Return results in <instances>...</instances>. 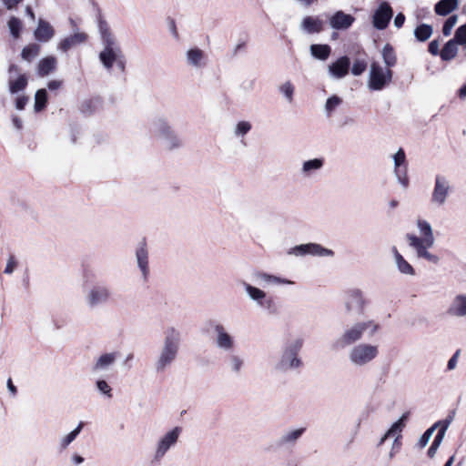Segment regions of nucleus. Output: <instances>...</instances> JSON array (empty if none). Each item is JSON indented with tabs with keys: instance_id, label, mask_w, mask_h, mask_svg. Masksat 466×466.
Returning <instances> with one entry per match:
<instances>
[{
	"instance_id": "a211bd4d",
	"label": "nucleus",
	"mask_w": 466,
	"mask_h": 466,
	"mask_svg": "<svg viewBox=\"0 0 466 466\" xmlns=\"http://www.w3.org/2000/svg\"><path fill=\"white\" fill-rule=\"evenodd\" d=\"M213 329L216 347L225 352L232 351L236 345L235 339L229 334L226 327L220 323H217L214 325Z\"/></svg>"
},
{
	"instance_id": "052dcab7",
	"label": "nucleus",
	"mask_w": 466,
	"mask_h": 466,
	"mask_svg": "<svg viewBox=\"0 0 466 466\" xmlns=\"http://www.w3.org/2000/svg\"><path fill=\"white\" fill-rule=\"evenodd\" d=\"M6 386H7V389L10 392V394L15 397L17 393V389L16 387L14 385L13 381H12V379H8L7 381H6Z\"/></svg>"
},
{
	"instance_id": "4c0bfd02",
	"label": "nucleus",
	"mask_w": 466,
	"mask_h": 466,
	"mask_svg": "<svg viewBox=\"0 0 466 466\" xmlns=\"http://www.w3.org/2000/svg\"><path fill=\"white\" fill-rule=\"evenodd\" d=\"M381 56L383 62L386 66L385 68L390 69L393 67L397 63V56L394 52L393 47L390 44H386L382 50H381Z\"/></svg>"
},
{
	"instance_id": "6e6d98bb",
	"label": "nucleus",
	"mask_w": 466,
	"mask_h": 466,
	"mask_svg": "<svg viewBox=\"0 0 466 466\" xmlns=\"http://www.w3.org/2000/svg\"><path fill=\"white\" fill-rule=\"evenodd\" d=\"M429 52L433 55V56H437L438 54H440V43L438 40H432L430 44H429Z\"/></svg>"
},
{
	"instance_id": "a878e982",
	"label": "nucleus",
	"mask_w": 466,
	"mask_h": 466,
	"mask_svg": "<svg viewBox=\"0 0 466 466\" xmlns=\"http://www.w3.org/2000/svg\"><path fill=\"white\" fill-rule=\"evenodd\" d=\"M186 61L188 66L198 69L206 66L207 56L200 48L192 47L186 52Z\"/></svg>"
},
{
	"instance_id": "9d476101",
	"label": "nucleus",
	"mask_w": 466,
	"mask_h": 466,
	"mask_svg": "<svg viewBox=\"0 0 466 466\" xmlns=\"http://www.w3.org/2000/svg\"><path fill=\"white\" fill-rule=\"evenodd\" d=\"M181 432L182 428L177 426L167 431L158 438L156 442L153 454L154 461L159 462L166 456L168 451L177 445Z\"/></svg>"
},
{
	"instance_id": "5fc2aeb1",
	"label": "nucleus",
	"mask_w": 466,
	"mask_h": 466,
	"mask_svg": "<svg viewBox=\"0 0 466 466\" xmlns=\"http://www.w3.org/2000/svg\"><path fill=\"white\" fill-rule=\"evenodd\" d=\"M16 267V261L13 257H10L7 260L4 272L5 274H12Z\"/></svg>"
},
{
	"instance_id": "bf43d9fd",
	"label": "nucleus",
	"mask_w": 466,
	"mask_h": 466,
	"mask_svg": "<svg viewBox=\"0 0 466 466\" xmlns=\"http://www.w3.org/2000/svg\"><path fill=\"white\" fill-rule=\"evenodd\" d=\"M405 21V15L402 13H399L394 18V25L397 28H400Z\"/></svg>"
},
{
	"instance_id": "0e129e2a",
	"label": "nucleus",
	"mask_w": 466,
	"mask_h": 466,
	"mask_svg": "<svg viewBox=\"0 0 466 466\" xmlns=\"http://www.w3.org/2000/svg\"><path fill=\"white\" fill-rule=\"evenodd\" d=\"M12 123H13V126L17 129V130H20L23 127V121L20 117H18L17 116H12Z\"/></svg>"
},
{
	"instance_id": "6ab92c4d",
	"label": "nucleus",
	"mask_w": 466,
	"mask_h": 466,
	"mask_svg": "<svg viewBox=\"0 0 466 466\" xmlns=\"http://www.w3.org/2000/svg\"><path fill=\"white\" fill-rule=\"evenodd\" d=\"M392 15L393 12L390 5L387 2L381 3L373 15L372 23L374 27L378 30L385 29L388 26Z\"/></svg>"
},
{
	"instance_id": "2f4dec72",
	"label": "nucleus",
	"mask_w": 466,
	"mask_h": 466,
	"mask_svg": "<svg viewBox=\"0 0 466 466\" xmlns=\"http://www.w3.org/2000/svg\"><path fill=\"white\" fill-rule=\"evenodd\" d=\"M56 64L57 61L55 56H49L42 58L37 66V74L40 76H47L56 68Z\"/></svg>"
},
{
	"instance_id": "c9c22d12",
	"label": "nucleus",
	"mask_w": 466,
	"mask_h": 466,
	"mask_svg": "<svg viewBox=\"0 0 466 466\" xmlns=\"http://www.w3.org/2000/svg\"><path fill=\"white\" fill-rule=\"evenodd\" d=\"M453 415H454V411L452 412V414H450L446 419L439 420L438 432H437L432 442H434L438 445L441 444V442L445 437L446 431L453 420Z\"/></svg>"
},
{
	"instance_id": "13d9d810",
	"label": "nucleus",
	"mask_w": 466,
	"mask_h": 466,
	"mask_svg": "<svg viewBox=\"0 0 466 466\" xmlns=\"http://www.w3.org/2000/svg\"><path fill=\"white\" fill-rule=\"evenodd\" d=\"M27 97L26 96H19L15 100V108L17 110H23L27 103Z\"/></svg>"
},
{
	"instance_id": "c03bdc74",
	"label": "nucleus",
	"mask_w": 466,
	"mask_h": 466,
	"mask_svg": "<svg viewBox=\"0 0 466 466\" xmlns=\"http://www.w3.org/2000/svg\"><path fill=\"white\" fill-rule=\"evenodd\" d=\"M40 52V46L37 44H30L22 49L21 56L24 60L31 62Z\"/></svg>"
},
{
	"instance_id": "f3484780",
	"label": "nucleus",
	"mask_w": 466,
	"mask_h": 466,
	"mask_svg": "<svg viewBox=\"0 0 466 466\" xmlns=\"http://www.w3.org/2000/svg\"><path fill=\"white\" fill-rule=\"evenodd\" d=\"M8 90L11 94L24 91L27 86L28 78L25 74L20 73L18 66L12 64L8 67Z\"/></svg>"
},
{
	"instance_id": "423d86ee",
	"label": "nucleus",
	"mask_w": 466,
	"mask_h": 466,
	"mask_svg": "<svg viewBox=\"0 0 466 466\" xmlns=\"http://www.w3.org/2000/svg\"><path fill=\"white\" fill-rule=\"evenodd\" d=\"M303 339L295 338L289 340L283 347L279 360L274 368L279 372H287L297 370L302 366V360L299 357V352L302 349Z\"/></svg>"
},
{
	"instance_id": "49530a36",
	"label": "nucleus",
	"mask_w": 466,
	"mask_h": 466,
	"mask_svg": "<svg viewBox=\"0 0 466 466\" xmlns=\"http://www.w3.org/2000/svg\"><path fill=\"white\" fill-rule=\"evenodd\" d=\"M47 102V92L46 89H39L35 95V105L34 108L35 112L43 110Z\"/></svg>"
},
{
	"instance_id": "37998d69",
	"label": "nucleus",
	"mask_w": 466,
	"mask_h": 466,
	"mask_svg": "<svg viewBox=\"0 0 466 466\" xmlns=\"http://www.w3.org/2000/svg\"><path fill=\"white\" fill-rule=\"evenodd\" d=\"M7 26L12 37L14 39H18L23 29V23L21 19L15 16H11L7 22Z\"/></svg>"
},
{
	"instance_id": "473e14b6",
	"label": "nucleus",
	"mask_w": 466,
	"mask_h": 466,
	"mask_svg": "<svg viewBox=\"0 0 466 466\" xmlns=\"http://www.w3.org/2000/svg\"><path fill=\"white\" fill-rule=\"evenodd\" d=\"M257 279L260 281L264 282L267 285L270 286H280V285H293L294 282L292 280L283 279L275 275H270L268 273H258Z\"/></svg>"
},
{
	"instance_id": "9b49d317",
	"label": "nucleus",
	"mask_w": 466,
	"mask_h": 466,
	"mask_svg": "<svg viewBox=\"0 0 466 466\" xmlns=\"http://www.w3.org/2000/svg\"><path fill=\"white\" fill-rule=\"evenodd\" d=\"M392 71L382 67L378 62L370 66L368 87L372 91H380L386 87L392 80Z\"/></svg>"
},
{
	"instance_id": "7ed1b4c3",
	"label": "nucleus",
	"mask_w": 466,
	"mask_h": 466,
	"mask_svg": "<svg viewBox=\"0 0 466 466\" xmlns=\"http://www.w3.org/2000/svg\"><path fill=\"white\" fill-rule=\"evenodd\" d=\"M416 227L420 236L407 234L406 239L409 246L415 251L418 258L437 265L440 262V257L429 251L435 244V237L431 223L424 218H419L416 220Z\"/></svg>"
},
{
	"instance_id": "1a4fd4ad",
	"label": "nucleus",
	"mask_w": 466,
	"mask_h": 466,
	"mask_svg": "<svg viewBox=\"0 0 466 466\" xmlns=\"http://www.w3.org/2000/svg\"><path fill=\"white\" fill-rule=\"evenodd\" d=\"M242 286L248 299L255 303L258 309L270 315L278 312V306L274 299L263 289L245 281Z\"/></svg>"
},
{
	"instance_id": "680f3d73",
	"label": "nucleus",
	"mask_w": 466,
	"mask_h": 466,
	"mask_svg": "<svg viewBox=\"0 0 466 466\" xmlns=\"http://www.w3.org/2000/svg\"><path fill=\"white\" fill-rule=\"evenodd\" d=\"M439 428V420L436 421L432 426H431L428 430L425 431L423 434L427 436L431 440L433 432Z\"/></svg>"
},
{
	"instance_id": "69168bd1",
	"label": "nucleus",
	"mask_w": 466,
	"mask_h": 466,
	"mask_svg": "<svg viewBox=\"0 0 466 466\" xmlns=\"http://www.w3.org/2000/svg\"><path fill=\"white\" fill-rule=\"evenodd\" d=\"M61 86H62V81H60V80H52V81H49L47 84V87L50 90H56L58 88H60Z\"/></svg>"
},
{
	"instance_id": "864d4df0",
	"label": "nucleus",
	"mask_w": 466,
	"mask_h": 466,
	"mask_svg": "<svg viewBox=\"0 0 466 466\" xmlns=\"http://www.w3.org/2000/svg\"><path fill=\"white\" fill-rule=\"evenodd\" d=\"M460 353H461V350H457L455 351V353L452 355V357L449 360L448 364H447V369L449 370H452L456 368Z\"/></svg>"
},
{
	"instance_id": "aec40b11",
	"label": "nucleus",
	"mask_w": 466,
	"mask_h": 466,
	"mask_svg": "<svg viewBox=\"0 0 466 466\" xmlns=\"http://www.w3.org/2000/svg\"><path fill=\"white\" fill-rule=\"evenodd\" d=\"M350 59L347 56H340L328 66V73L331 78L341 79L349 74Z\"/></svg>"
},
{
	"instance_id": "c756f323",
	"label": "nucleus",
	"mask_w": 466,
	"mask_h": 466,
	"mask_svg": "<svg viewBox=\"0 0 466 466\" xmlns=\"http://www.w3.org/2000/svg\"><path fill=\"white\" fill-rule=\"evenodd\" d=\"M391 252L393 255L395 265L399 272L408 276H414V268L403 258V256L398 251L396 247L391 248Z\"/></svg>"
},
{
	"instance_id": "4468645a",
	"label": "nucleus",
	"mask_w": 466,
	"mask_h": 466,
	"mask_svg": "<svg viewBox=\"0 0 466 466\" xmlns=\"http://www.w3.org/2000/svg\"><path fill=\"white\" fill-rule=\"evenodd\" d=\"M367 306L363 292L359 289L347 290L344 299V310L347 315H362Z\"/></svg>"
},
{
	"instance_id": "338daca9",
	"label": "nucleus",
	"mask_w": 466,
	"mask_h": 466,
	"mask_svg": "<svg viewBox=\"0 0 466 466\" xmlns=\"http://www.w3.org/2000/svg\"><path fill=\"white\" fill-rule=\"evenodd\" d=\"M429 441L430 439L427 438L425 434H422L417 442V446L420 449L424 448L429 443Z\"/></svg>"
},
{
	"instance_id": "e2e57ef3",
	"label": "nucleus",
	"mask_w": 466,
	"mask_h": 466,
	"mask_svg": "<svg viewBox=\"0 0 466 466\" xmlns=\"http://www.w3.org/2000/svg\"><path fill=\"white\" fill-rule=\"evenodd\" d=\"M439 428V420L436 421L432 426H431L428 430L425 431L423 434L427 436L431 440L433 432Z\"/></svg>"
},
{
	"instance_id": "2eb2a0df",
	"label": "nucleus",
	"mask_w": 466,
	"mask_h": 466,
	"mask_svg": "<svg viewBox=\"0 0 466 466\" xmlns=\"http://www.w3.org/2000/svg\"><path fill=\"white\" fill-rule=\"evenodd\" d=\"M289 255L296 256V257H304L307 255L313 257H333L334 251L324 248L320 244L318 243H307L300 244L291 248L288 251Z\"/></svg>"
},
{
	"instance_id": "ea45409f",
	"label": "nucleus",
	"mask_w": 466,
	"mask_h": 466,
	"mask_svg": "<svg viewBox=\"0 0 466 466\" xmlns=\"http://www.w3.org/2000/svg\"><path fill=\"white\" fill-rule=\"evenodd\" d=\"M84 427V422L80 421L78 425L68 434L62 437L59 441V445L62 450L67 448L77 437V435L81 432Z\"/></svg>"
},
{
	"instance_id": "bb28decb",
	"label": "nucleus",
	"mask_w": 466,
	"mask_h": 466,
	"mask_svg": "<svg viewBox=\"0 0 466 466\" xmlns=\"http://www.w3.org/2000/svg\"><path fill=\"white\" fill-rule=\"evenodd\" d=\"M55 35V29L53 26L46 21L43 19H39L37 23V26L34 31L35 38L42 43H46L50 41Z\"/></svg>"
},
{
	"instance_id": "774afa93",
	"label": "nucleus",
	"mask_w": 466,
	"mask_h": 466,
	"mask_svg": "<svg viewBox=\"0 0 466 466\" xmlns=\"http://www.w3.org/2000/svg\"><path fill=\"white\" fill-rule=\"evenodd\" d=\"M439 447H440V445H438V444H436V443L432 442V443H431V447H430V448H429V450H428V455H429V457L433 458V457L435 456V454H436V452H437V451H438Z\"/></svg>"
},
{
	"instance_id": "5701e85b",
	"label": "nucleus",
	"mask_w": 466,
	"mask_h": 466,
	"mask_svg": "<svg viewBox=\"0 0 466 466\" xmlns=\"http://www.w3.org/2000/svg\"><path fill=\"white\" fill-rule=\"evenodd\" d=\"M118 357L119 353L117 351L101 354L95 361L92 367V371L96 373L107 371L112 366H114Z\"/></svg>"
},
{
	"instance_id": "412c9836",
	"label": "nucleus",
	"mask_w": 466,
	"mask_h": 466,
	"mask_svg": "<svg viewBox=\"0 0 466 466\" xmlns=\"http://www.w3.org/2000/svg\"><path fill=\"white\" fill-rule=\"evenodd\" d=\"M87 39L88 35L85 32L75 31L71 35L65 37L58 43L57 49L67 52L71 48L85 44Z\"/></svg>"
},
{
	"instance_id": "72a5a7b5",
	"label": "nucleus",
	"mask_w": 466,
	"mask_h": 466,
	"mask_svg": "<svg viewBox=\"0 0 466 466\" xmlns=\"http://www.w3.org/2000/svg\"><path fill=\"white\" fill-rule=\"evenodd\" d=\"M458 5V0H441L435 5V12L439 15H447L457 9Z\"/></svg>"
},
{
	"instance_id": "f8f14e48",
	"label": "nucleus",
	"mask_w": 466,
	"mask_h": 466,
	"mask_svg": "<svg viewBox=\"0 0 466 466\" xmlns=\"http://www.w3.org/2000/svg\"><path fill=\"white\" fill-rule=\"evenodd\" d=\"M452 192L451 181L442 175H437L434 179V187L431 195V204L433 207H443Z\"/></svg>"
},
{
	"instance_id": "f03ea898",
	"label": "nucleus",
	"mask_w": 466,
	"mask_h": 466,
	"mask_svg": "<svg viewBox=\"0 0 466 466\" xmlns=\"http://www.w3.org/2000/svg\"><path fill=\"white\" fill-rule=\"evenodd\" d=\"M181 345V331L174 326L167 327L153 363L157 373H164L172 367L178 358Z\"/></svg>"
},
{
	"instance_id": "c85d7f7f",
	"label": "nucleus",
	"mask_w": 466,
	"mask_h": 466,
	"mask_svg": "<svg viewBox=\"0 0 466 466\" xmlns=\"http://www.w3.org/2000/svg\"><path fill=\"white\" fill-rule=\"evenodd\" d=\"M300 29L307 34H319L323 30V21L319 17L305 16L300 23Z\"/></svg>"
},
{
	"instance_id": "6e6552de",
	"label": "nucleus",
	"mask_w": 466,
	"mask_h": 466,
	"mask_svg": "<svg viewBox=\"0 0 466 466\" xmlns=\"http://www.w3.org/2000/svg\"><path fill=\"white\" fill-rule=\"evenodd\" d=\"M113 296L109 286L105 283H95L83 290V300L89 310H95L107 304Z\"/></svg>"
},
{
	"instance_id": "8fccbe9b",
	"label": "nucleus",
	"mask_w": 466,
	"mask_h": 466,
	"mask_svg": "<svg viewBox=\"0 0 466 466\" xmlns=\"http://www.w3.org/2000/svg\"><path fill=\"white\" fill-rule=\"evenodd\" d=\"M452 40H455V43L458 45H464L466 44V24L459 26L456 31L454 37Z\"/></svg>"
},
{
	"instance_id": "a18cd8bd",
	"label": "nucleus",
	"mask_w": 466,
	"mask_h": 466,
	"mask_svg": "<svg viewBox=\"0 0 466 466\" xmlns=\"http://www.w3.org/2000/svg\"><path fill=\"white\" fill-rule=\"evenodd\" d=\"M342 104V99L337 96L333 95L329 96L324 106L325 115L327 116H330L332 113L335 111L337 107H339Z\"/></svg>"
},
{
	"instance_id": "4d7b16f0",
	"label": "nucleus",
	"mask_w": 466,
	"mask_h": 466,
	"mask_svg": "<svg viewBox=\"0 0 466 466\" xmlns=\"http://www.w3.org/2000/svg\"><path fill=\"white\" fill-rule=\"evenodd\" d=\"M23 0H2L3 5L6 7L8 10L15 9L19 3H21Z\"/></svg>"
},
{
	"instance_id": "a19ab883",
	"label": "nucleus",
	"mask_w": 466,
	"mask_h": 466,
	"mask_svg": "<svg viewBox=\"0 0 466 466\" xmlns=\"http://www.w3.org/2000/svg\"><path fill=\"white\" fill-rule=\"evenodd\" d=\"M279 92L284 96L288 103H292L294 99L295 86L291 81L287 80L278 87Z\"/></svg>"
},
{
	"instance_id": "cd10ccee",
	"label": "nucleus",
	"mask_w": 466,
	"mask_h": 466,
	"mask_svg": "<svg viewBox=\"0 0 466 466\" xmlns=\"http://www.w3.org/2000/svg\"><path fill=\"white\" fill-rule=\"evenodd\" d=\"M324 166V159L321 157L306 160L302 163L299 174L304 178L312 177Z\"/></svg>"
},
{
	"instance_id": "393cba45",
	"label": "nucleus",
	"mask_w": 466,
	"mask_h": 466,
	"mask_svg": "<svg viewBox=\"0 0 466 466\" xmlns=\"http://www.w3.org/2000/svg\"><path fill=\"white\" fill-rule=\"evenodd\" d=\"M136 260L142 279L147 280L149 275L148 251L145 243H140L136 249Z\"/></svg>"
},
{
	"instance_id": "e433bc0d",
	"label": "nucleus",
	"mask_w": 466,
	"mask_h": 466,
	"mask_svg": "<svg viewBox=\"0 0 466 466\" xmlns=\"http://www.w3.org/2000/svg\"><path fill=\"white\" fill-rule=\"evenodd\" d=\"M244 360L238 354H230L227 357V365L229 370L238 375L244 367Z\"/></svg>"
},
{
	"instance_id": "dca6fc26",
	"label": "nucleus",
	"mask_w": 466,
	"mask_h": 466,
	"mask_svg": "<svg viewBox=\"0 0 466 466\" xmlns=\"http://www.w3.org/2000/svg\"><path fill=\"white\" fill-rule=\"evenodd\" d=\"M392 160L394 163L393 172L397 181L403 188H407L409 186L408 163L403 148L400 147L398 149V151L392 156Z\"/></svg>"
},
{
	"instance_id": "603ef678",
	"label": "nucleus",
	"mask_w": 466,
	"mask_h": 466,
	"mask_svg": "<svg viewBox=\"0 0 466 466\" xmlns=\"http://www.w3.org/2000/svg\"><path fill=\"white\" fill-rule=\"evenodd\" d=\"M367 68V63L362 59H356L351 67L353 76H360Z\"/></svg>"
},
{
	"instance_id": "0eeeda50",
	"label": "nucleus",
	"mask_w": 466,
	"mask_h": 466,
	"mask_svg": "<svg viewBox=\"0 0 466 466\" xmlns=\"http://www.w3.org/2000/svg\"><path fill=\"white\" fill-rule=\"evenodd\" d=\"M379 346L360 342L350 348L347 358L354 368H363L373 362L379 356Z\"/></svg>"
},
{
	"instance_id": "f704fd0d",
	"label": "nucleus",
	"mask_w": 466,
	"mask_h": 466,
	"mask_svg": "<svg viewBox=\"0 0 466 466\" xmlns=\"http://www.w3.org/2000/svg\"><path fill=\"white\" fill-rule=\"evenodd\" d=\"M309 51L313 57L325 61L329 56L331 48L329 45L313 44L310 46Z\"/></svg>"
},
{
	"instance_id": "09e8293b",
	"label": "nucleus",
	"mask_w": 466,
	"mask_h": 466,
	"mask_svg": "<svg viewBox=\"0 0 466 466\" xmlns=\"http://www.w3.org/2000/svg\"><path fill=\"white\" fill-rule=\"evenodd\" d=\"M96 388L99 393L104 395L106 398L111 399L113 397L112 388L105 380H97L96 381Z\"/></svg>"
},
{
	"instance_id": "20e7f679",
	"label": "nucleus",
	"mask_w": 466,
	"mask_h": 466,
	"mask_svg": "<svg viewBox=\"0 0 466 466\" xmlns=\"http://www.w3.org/2000/svg\"><path fill=\"white\" fill-rule=\"evenodd\" d=\"M380 329V324L373 319L354 322L343 329L334 341V347L339 350L352 347L362 339L366 332L372 337Z\"/></svg>"
},
{
	"instance_id": "f257e3e1",
	"label": "nucleus",
	"mask_w": 466,
	"mask_h": 466,
	"mask_svg": "<svg viewBox=\"0 0 466 466\" xmlns=\"http://www.w3.org/2000/svg\"><path fill=\"white\" fill-rule=\"evenodd\" d=\"M98 32L100 35L102 49L98 54V59L103 67L111 72L113 67L120 73L126 72L127 60L120 43L110 30L106 21H99Z\"/></svg>"
},
{
	"instance_id": "ddd939ff",
	"label": "nucleus",
	"mask_w": 466,
	"mask_h": 466,
	"mask_svg": "<svg viewBox=\"0 0 466 466\" xmlns=\"http://www.w3.org/2000/svg\"><path fill=\"white\" fill-rule=\"evenodd\" d=\"M407 414H403L397 421H395L390 428L384 433L380 438L378 446H381L386 440L392 438L393 442L391 449L389 452V459L391 460L400 451L401 447L400 438L401 432L405 427V420H407Z\"/></svg>"
},
{
	"instance_id": "7c9ffc66",
	"label": "nucleus",
	"mask_w": 466,
	"mask_h": 466,
	"mask_svg": "<svg viewBox=\"0 0 466 466\" xmlns=\"http://www.w3.org/2000/svg\"><path fill=\"white\" fill-rule=\"evenodd\" d=\"M304 431L305 428L286 431L278 440V444L279 446L293 445L302 436Z\"/></svg>"
},
{
	"instance_id": "de8ad7c7",
	"label": "nucleus",
	"mask_w": 466,
	"mask_h": 466,
	"mask_svg": "<svg viewBox=\"0 0 466 466\" xmlns=\"http://www.w3.org/2000/svg\"><path fill=\"white\" fill-rule=\"evenodd\" d=\"M251 127L250 122L239 121L235 125L233 134L237 137H244L251 130Z\"/></svg>"
},
{
	"instance_id": "3c124183",
	"label": "nucleus",
	"mask_w": 466,
	"mask_h": 466,
	"mask_svg": "<svg viewBox=\"0 0 466 466\" xmlns=\"http://www.w3.org/2000/svg\"><path fill=\"white\" fill-rule=\"evenodd\" d=\"M458 16L456 15H451L444 23L442 27V33L445 36L451 35L452 28L456 25Z\"/></svg>"
},
{
	"instance_id": "b1692460",
	"label": "nucleus",
	"mask_w": 466,
	"mask_h": 466,
	"mask_svg": "<svg viewBox=\"0 0 466 466\" xmlns=\"http://www.w3.org/2000/svg\"><path fill=\"white\" fill-rule=\"evenodd\" d=\"M447 313L453 318L466 317V293L454 296L447 309Z\"/></svg>"
},
{
	"instance_id": "58836bf2",
	"label": "nucleus",
	"mask_w": 466,
	"mask_h": 466,
	"mask_svg": "<svg viewBox=\"0 0 466 466\" xmlns=\"http://www.w3.org/2000/svg\"><path fill=\"white\" fill-rule=\"evenodd\" d=\"M457 43H455V40H449L441 49L440 56L442 60L444 61H450L453 59L457 53H458V47Z\"/></svg>"
},
{
	"instance_id": "4be33fe9",
	"label": "nucleus",
	"mask_w": 466,
	"mask_h": 466,
	"mask_svg": "<svg viewBox=\"0 0 466 466\" xmlns=\"http://www.w3.org/2000/svg\"><path fill=\"white\" fill-rule=\"evenodd\" d=\"M354 21V16L343 11H337L329 19L330 27L335 30H347L352 25Z\"/></svg>"
},
{
	"instance_id": "39448f33",
	"label": "nucleus",
	"mask_w": 466,
	"mask_h": 466,
	"mask_svg": "<svg viewBox=\"0 0 466 466\" xmlns=\"http://www.w3.org/2000/svg\"><path fill=\"white\" fill-rule=\"evenodd\" d=\"M150 132L155 139L167 150L178 149L184 145L183 139L164 116H157L152 119Z\"/></svg>"
},
{
	"instance_id": "79ce46f5",
	"label": "nucleus",
	"mask_w": 466,
	"mask_h": 466,
	"mask_svg": "<svg viewBox=\"0 0 466 466\" xmlns=\"http://www.w3.org/2000/svg\"><path fill=\"white\" fill-rule=\"evenodd\" d=\"M432 26L427 24L418 25L414 30V35L418 41L424 42L432 35Z\"/></svg>"
}]
</instances>
